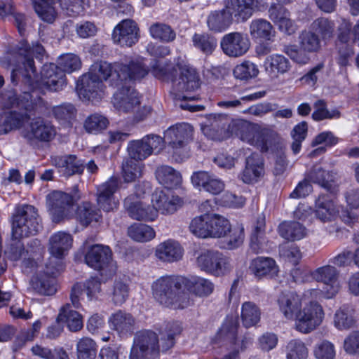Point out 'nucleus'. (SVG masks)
<instances>
[{"label": "nucleus", "instance_id": "52", "mask_svg": "<svg viewBox=\"0 0 359 359\" xmlns=\"http://www.w3.org/2000/svg\"><path fill=\"white\" fill-rule=\"evenodd\" d=\"M192 41L194 46L205 55L211 54L217 45V39L208 34H195Z\"/></svg>", "mask_w": 359, "mask_h": 359}, {"label": "nucleus", "instance_id": "58", "mask_svg": "<svg viewBox=\"0 0 359 359\" xmlns=\"http://www.w3.org/2000/svg\"><path fill=\"white\" fill-rule=\"evenodd\" d=\"M151 72L156 78L174 82L177 69L170 64H163L155 60L151 66Z\"/></svg>", "mask_w": 359, "mask_h": 359}, {"label": "nucleus", "instance_id": "3", "mask_svg": "<svg viewBox=\"0 0 359 359\" xmlns=\"http://www.w3.org/2000/svg\"><path fill=\"white\" fill-rule=\"evenodd\" d=\"M264 7L262 0H226L225 8L210 13L207 24L210 30L220 32L230 26L233 15L238 22H245Z\"/></svg>", "mask_w": 359, "mask_h": 359}, {"label": "nucleus", "instance_id": "50", "mask_svg": "<svg viewBox=\"0 0 359 359\" xmlns=\"http://www.w3.org/2000/svg\"><path fill=\"white\" fill-rule=\"evenodd\" d=\"M210 237L222 238L230 230V222L224 217L217 214L210 215Z\"/></svg>", "mask_w": 359, "mask_h": 359}, {"label": "nucleus", "instance_id": "27", "mask_svg": "<svg viewBox=\"0 0 359 359\" xmlns=\"http://www.w3.org/2000/svg\"><path fill=\"white\" fill-rule=\"evenodd\" d=\"M86 292L88 298L92 300L97 298V294L101 292V282L99 278H91L83 284L76 283L74 285L70 293V300L74 308L81 307L80 298Z\"/></svg>", "mask_w": 359, "mask_h": 359}, {"label": "nucleus", "instance_id": "17", "mask_svg": "<svg viewBox=\"0 0 359 359\" xmlns=\"http://www.w3.org/2000/svg\"><path fill=\"white\" fill-rule=\"evenodd\" d=\"M112 252L108 246L96 244L90 247L85 256L86 263L97 271L107 270L114 272L115 266L112 261Z\"/></svg>", "mask_w": 359, "mask_h": 359}, {"label": "nucleus", "instance_id": "2", "mask_svg": "<svg viewBox=\"0 0 359 359\" xmlns=\"http://www.w3.org/2000/svg\"><path fill=\"white\" fill-rule=\"evenodd\" d=\"M182 331L178 322L168 323L161 332L158 341L155 332L144 330L138 332L130 350V359H155L159 353L166 352L175 345V337Z\"/></svg>", "mask_w": 359, "mask_h": 359}, {"label": "nucleus", "instance_id": "18", "mask_svg": "<svg viewBox=\"0 0 359 359\" xmlns=\"http://www.w3.org/2000/svg\"><path fill=\"white\" fill-rule=\"evenodd\" d=\"M313 278L323 284L320 291L326 299L334 297L339 290V271L330 265L318 268L313 273Z\"/></svg>", "mask_w": 359, "mask_h": 359}, {"label": "nucleus", "instance_id": "1", "mask_svg": "<svg viewBox=\"0 0 359 359\" xmlns=\"http://www.w3.org/2000/svg\"><path fill=\"white\" fill-rule=\"evenodd\" d=\"M29 92H24L18 95L9 93L6 97L8 100L6 107L19 109L0 114V135H5L12 130L20 128L31 116L43 114L48 109V103L41 97Z\"/></svg>", "mask_w": 359, "mask_h": 359}, {"label": "nucleus", "instance_id": "14", "mask_svg": "<svg viewBox=\"0 0 359 359\" xmlns=\"http://www.w3.org/2000/svg\"><path fill=\"white\" fill-rule=\"evenodd\" d=\"M196 262L201 270L215 276L223 275L231 269L229 258L217 250H202L197 257Z\"/></svg>", "mask_w": 359, "mask_h": 359}, {"label": "nucleus", "instance_id": "60", "mask_svg": "<svg viewBox=\"0 0 359 359\" xmlns=\"http://www.w3.org/2000/svg\"><path fill=\"white\" fill-rule=\"evenodd\" d=\"M55 118L63 123H70L76 115V109L71 103H62L53 108Z\"/></svg>", "mask_w": 359, "mask_h": 359}, {"label": "nucleus", "instance_id": "23", "mask_svg": "<svg viewBox=\"0 0 359 359\" xmlns=\"http://www.w3.org/2000/svg\"><path fill=\"white\" fill-rule=\"evenodd\" d=\"M139 28L131 19L121 21L114 29L112 39L114 43L121 46L130 47L139 39Z\"/></svg>", "mask_w": 359, "mask_h": 359}, {"label": "nucleus", "instance_id": "54", "mask_svg": "<svg viewBox=\"0 0 359 359\" xmlns=\"http://www.w3.org/2000/svg\"><path fill=\"white\" fill-rule=\"evenodd\" d=\"M210 215L196 217L193 219L189 225V229L193 234L200 238L210 237Z\"/></svg>", "mask_w": 359, "mask_h": 359}, {"label": "nucleus", "instance_id": "26", "mask_svg": "<svg viewBox=\"0 0 359 359\" xmlns=\"http://www.w3.org/2000/svg\"><path fill=\"white\" fill-rule=\"evenodd\" d=\"M52 161L60 175L65 177L81 175L85 168L84 161L74 154L55 156Z\"/></svg>", "mask_w": 359, "mask_h": 359}, {"label": "nucleus", "instance_id": "8", "mask_svg": "<svg viewBox=\"0 0 359 359\" xmlns=\"http://www.w3.org/2000/svg\"><path fill=\"white\" fill-rule=\"evenodd\" d=\"M114 94L113 104L121 112L134 113L136 121L143 120L151 111V107L144 106L140 108L138 93L130 86L121 85Z\"/></svg>", "mask_w": 359, "mask_h": 359}, {"label": "nucleus", "instance_id": "42", "mask_svg": "<svg viewBox=\"0 0 359 359\" xmlns=\"http://www.w3.org/2000/svg\"><path fill=\"white\" fill-rule=\"evenodd\" d=\"M76 218L85 226L95 222H98L102 218L100 210L90 202H83L76 210Z\"/></svg>", "mask_w": 359, "mask_h": 359}, {"label": "nucleus", "instance_id": "43", "mask_svg": "<svg viewBox=\"0 0 359 359\" xmlns=\"http://www.w3.org/2000/svg\"><path fill=\"white\" fill-rule=\"evenodd\" d=\"M336 212L335 205L332 196L321 194L316 201V215L322 222L331 220Z\"/></svg>", "mask_w": 359, "mask_h": 359}, {"label": "nucleus", "instance_id": "29", "mask_svg": "<svg viewBox=\"0 0 359 359\" xmlns=\"http://www.w3.org/2000/svg\"><path fill=\"white\" fill-rule=\"evenodd\" d=\"M191 182L195 187H202L205 191L213 195L219 194L225 188V184L221 179L205 171L194 172Z\"/></svg>", "mask_w": 359, "mask_h": 359}, {"label": "nucleus", "instance_id": "45", "mask_svg": "<svg viewBox=\"0 0 359 359\" xmlns=\"http://www.w3.org/2000/svg\"><path fill=\"white\" fill-rule=\"evenodd\" d=\"M309 182L319 184L326 190L332 188L334 175L332 172L326 171L319 165H315L306 176Z\"/></svg>", "mask_w": 359, "mask_h": 359}, {"label": "nucleus", "instance_id": "64", "mask_svg": "<svg viewBox=\"0 0 359 359\" xmlns=\"http://www.w3.org/2000/svg\"><path fill=\"white\" fill-rule=\"evenodd\" d=\"M287 359H306L308 357V348L300 340L290 341L286 347Z\"/></svg>", "mask_w": 359, "mask_h": 359}, {"label": "nucleus", "instance_id": "13", "mask_svg": "<svg viewBox=\"0 0 359 359\" xmlns=\"http://www.w3.org/2000/svg\"><path fill=\"white\" fill-rule=\"evenodd\" d=\"M47 205L55 223H60L65 219H69L73 215L72 196L60 191H54L46 197Z\"/></svg>", "mask_w": 359, "mask_h": 359}, {"label": "nucleus", "instance_id": "61", "mask_svg": "<svg viewBox=\"0 0 359 359\" xmlns=\"http://www.w3.org/2000/svg\"><path fill=\"white\" fill-rule=\"evenodd\" d=\"M137 160L128 156L122 163V174L126 182H131L140 176V169Z\"/></svg>", "mask_w": 359, "mask_h": 359}, {"label": "nucleus", "instance_id": "35", "mask_svg": "<svg viewBox=\"0 0 359 359\" xmlns=\"http://www.w3.org/2000/svg\"><path fill=\"white\" fill-rule=\"evenodd\" d=\"M74 306L71 303H67L59 312L57 320L59 323L66 324L72 332H77L83 326L82 316L76 311L72 309Z\"/></svg>", "mask_w": 359, "mask_h": 359}, {"label": "nucleus", "instance_id": "59", "mask_svg": "<svg viewBox=\"0 0 359 359\" xmlns=\"http://www.w3.org/2000/svg\"><path fill=\"white\" fill-rule=\"evenodd\" d=\"M310 28L313 32L319 34L322 39L326 40L332 36L334 25L327 18H319L311 23Z\"/></svg>", "mask_w": 359, "mask_h": 359}, {"label": "nucleus", "instance_id": "63", "mask_svg": "<svg viewBox=\"0 0 359 359\" xmlns=\"http://www.w3.org/2000/svg\"><path fill=\"white\" fill-rule=\"evenodd\" d=\"M57 65L62 69L65 73H71L81 68V62L76 55L67 53L61 55L58 58Z\"/></svg>", "mask_w": 359, "mask_h": 359}, {"label": "nucleus", "instance_id": "4", "mask_svg": "<svg viewBox=\"0 0 359 359\" xmlns=\"http://www.w3.org/2000/svg\"><path fill=\"white\" fill-rule=\"evenodd\" d=\"M45 50L41 44L32 45L22 40L12 50L13 61L15 67L13 69L11 78L13 83H16L21 76L23 81L32 89L37 86L36 70L33 57L39 58L42 57Z\"/></svg>", "mask_w": 359, "mask_h": 359}, {"label": "nucleus", "instance_id": "40", "mask_svg": "<svg viewBox=\"0 0 359 359\" xmlns=\"http://www.w3.org/2000/svg\"><path fill=\"white\" fill-rule=\"evenodd\" d=\"M184 292L187 294L189 295L192 292L198 297H207L213 292L214 285L209 280L199 277H184Z\"/></svg>", "mask_w": 359, "mask_h": 359}, {"label": "nucleus", "instance_id": "16", "mask_svg": "<svg viewBox=\"0 0 359 359\" xmlns=\"http://www.w3.org/2000/svg\"><path fill=\"white\" fill-rule=\"evenodd\" d=\"M49 243V252L51 257L48 262L50 263V265L54 264L53 266L54 270L51 269L49 271L52 273H55L57 271L63 270L62 258L65 252L72 246V238L69 233L59 231L50 238Z\"/></svg>", "mask_w": 359, "mask_h": 359}, {"label": "nucleus", "instance_id": "10", "mask_svg": "<svg viewBox=\"0 0 359 359\" xmlns=\"http://www.w3.org/2000/svg\"><path fill=\"white\" fill-rule=\"evenodd\" d=\"M55 135L56 130L52 123L41 117L33 118L20 130V135L26 143L34 147L50 142Z\"/></svg>", "mask_w": 359, "mask_h": 359}, {"label": "nucleus", "instance_id": "49", "mask_svg": "<svg viewBox=\"0 0 359 359\" xmlns=\"http://www.w3.org/2000/svg\"><path fill=\"white\" fill-rule=\"evenodd\" d=\"M128 234L132 239L138 242H147L155 237L154 230L151 226L141 223L132 224L128 229Z\"/></svg>", "mask_w": 359, "mask_h": 359}, {"label": "nucleus", "instance_id": "38", "mask_svg": "<svg viewBox=\"0 0 359 359\" xmlns=\"http://www.w3.org/2000/svg\"><path fill=\"white\" fill-rule=\"evenodd\" d=\"M278 233L282 238L288 241H296L305 238L308 234V230L299 222H283L278 226Z\"/></svg>", "mask_w": 359, "mask_h": 359}, {"label": "nucleus", "instance_id": "53", "mask_svg": "<svg viewBox=\"0 0 359 359\" xmlns=\"http://www.w3.org/2000/svg\"><path fill=\"white\" fill-rule=\"evenodd\" d=\"M302 50L306 53L317 52L320 48V41L318 34L311 30L303 31L299 36Z\"/></svg>", "mask_w": 359, "mask_h": 359}, {"label": "nucleus", "instance_id": "44", "mask_svg": "<svg viewBox=\"0 0 359 359\" xmlns=\"http://www.w3.org/2000/svg\"><path fill=\"white\" fill-rule=\"evenodd\" d=\"M264 67L269 74L277 76L278 74H284L290 69V62L283 55L273 54L266 58Z\"/></svg>", "mask_w": 359, "mask_h": 359}, {"label": "nucleus", "instance_id": "7", "mask_svg": "<svg viewBox=\"0 0 359 359\" xmlns=\"http://www.w3.org/2000/svg\"><path fill=\"white\" fill-rule=\"evenodd\" d=\"M41 228L37 210L30 205L15 208L12 219V236L15 240L34 235Z\"/></svg>", "mask_w": 359, "mask_h": 359}, {"label": "nucleus", "instance_id": "5", "mask_svg": "<svg viewBox=\"0 0 359 359\" xmlns=\"http://www.w3.org/2000/svg\"><path fill=\"white\" fill-rule=\"evenodd\" d=\"M184 277L163 276L151 285L154 298L160 304L174 309H183L191 304L189 294L184 292Z\"/></svg>", "mask_w": 359, "mask_h": 359}, {"label": "nucleus", "instance_id": "47", "mask_svg": "<svg viewBox=\"0 0 359 359\" xmlns=\"http://www.w3.org/2000/svg\"><path fill=\"white\" fill-rule=\"evenodd\" d=\"M250 32L253 38L271 41L275 36L271 24L264 19L253 20L250 25Z\"/></svg>", "mask_w": 359, "mask_h": 359}, {"label": "nucleus", "instance_id": "33", "mask_svg": "<svg viewBox=\"0 0 359 359\" xmlns=\"http://www.w3.org/2000/svg\"><path fill=\"white\" fill-rule=\"evenodd\" d=\"M124 205L129 216L136 220L154 221L157 217V210L154 205H147L142 202H132L126 198Z\"/></svg>", "mask_w": 359, "mask_h": 359}, {"label": "nucleus", "instance_id": "55", "mask_svg": "<svg viewBox=\"0 0 359 359\" xmlns=\"http://www.w3.org/2000/svg\"><path fill=\"white\" fill-rule=\"evenodd\" d=\"M334 325L339 330H347L353 326L355 320L353 309L346 305L342 306L334 315Z\"/></svg>", "mask_w": 359, "mask_h": 359}, {"label": "nucleus", "instance_id": "39", "mask_svg": "<svg viewBox=\"0 0 359 359\" xmlns=\"http://www.w3.org/2000/svg\"><path fill=\"white\" fill-rule=\"evenodd\" d=\"M241 139L257 147L262 152L269 149L271 140L268 134L255 132L252 128L248 126H243L241 128Z\"/></svg>", "mask_w": 359, "mask_h": 359}, {"label": "nucleus", "instance_id": "12", "mask_svg": "<svg viewBox=\"0 0 359 359\" xmlns=\"http://www.w3.org/2000/svg\"><path fill=\"white\" fill-rule=\"evenodd\" d=\"M163 148V138L159 135L150 134L141 140L130 141L127 150L129 156L137 161H142L152 154H158Z\"/></svg>", "mask_w": 359, "mask_h": 359}, {"label": "nucleus", "instance_id": "57", "mask_svg": "<svg viewBox=\"0 0 359 359\" xmlns=\"http://www.w3.org/2000/svg\"><path fill=\"white\" fill-rule=\"evenodd\" d=\"M76 350L78 359H95L97 355L96 343L89 337L79 339Z\"/></svg>", "mask_w": 359, "mask_h": 359}, {"label": "nucleus", "instance_id": "9", "mask_svg": "<svg viewBox=\"0 0 359 359\" xmlns=\"http://www.w3.org/2000/svg\"><path fill=\"white\" fill-rule=\"evenodd\" d=\"M193 135L192 126L186 123L170 126L164 133L163 140L172 149V153L176 161H182L187 157L188 142Z\"/></svg>", "mask_w": 359, "mask_h": 359}, {"label": "nucleus", "instance_id": "21", "mask_svg": "<svg viewBox=\"0 0 359 359\" xmlns=\"http://www.w3.org/2000/svg\"><path fill=\"white\" fill-rule=\"evenodd\" d=\"M220 46L225 55L238 57L248 52L250 41L246 34L235 32L225 34L222 38Z\"/></svg>", "mask_w": 359, "mask_h": 359}, {"label": "nucleus", "instance_id": "30", "mask_svg": "<svg viewBox=\"0 0 359 359\" xmlns=\"http://www.w3.org/2000/svg\"><path fill=\"white\" fill-rule=\"evenodd\" d=\"M280 311L287 319H296L302 307V299L294 292H282L278 298Z\"/></svg>", "mask_w": 359, "mask_h": 359}, {"label": "nucleus", "instance_id": "28", "mask_svg": "<svg viewBox=\"0 0 359 359\" xmlns=\"http://www.w3.org/2000/svg\"><path fill=\"white\" fill-rule=\"evenodd\" d=\"M151 201L157 213L160 212L163 215L174 213L182 204L181 198L169 191H156L152 195Z\"/></svg>", "mask_w": 359, "mask_h": 359}, {"label": "nucleus", "instance_id": "19", "mask_svg": "<svg viewBox=\"0 0 359 359\" xmlns=\"http://www.w3.org/2000/svg\"><path fill=\"white\" fill-rule=\"evenodd\" d=\"M238 325L236 319L233 318H226L219 329L217 337L221 340H226L232 344V350L238 349L244 351L253 343V337L249 334H245L241 341L237 340V332Z\"/></svg>", "mask_w": 359, "mask_h": 359}, {"label": "nucleus", "instance_id": "31", "mask_svg": "<svg viewBox=\"0 0 359 359\" xmlns=\"http://www.w3.org/2000/svg\"><path fill=\"white\" fill-rule=\"evenodd\" d=\"M155 255L163 262L172 263L182 258L183 249L178 242L169 239L156 246Z\"/></svg>", "mask_w": 359, "mask_h": 359}, {"label": "nucleus", "instance_id": "62", "mask_svg": "<svg viewBox=\"0 0 359 359\" xmlns=\"http://www.w3.org/2000/svg\"><path fill=\"white\" fill-rule=\"evenodd\" d=\"M313 107L314 111L311 116L316 121L339 117V111L337 110H332L330 111L327 108L326 102L323 100H317L314 103Z\"/></svg>", "mask_w": 359, "mask_h": 359}, {"label": "nucleus", "instance_id": "15", "mask_svg": "<svg viewBox=\"0 0 359 359\" xmlns=\"http://www.w3.org/2000/svg\"><path fill=\"white\" fill-rule=\"evenodd\" d=\"M324 311L320 304L310 302L296 318V328L302 333H309L315 330L323 322Z\"/></svg>", "mask_w": 359, "mask_h": 359}, {"label": "nucleus", "instance_id": "56", "mask_svg": "<svg viewBox=\"0 0 359 359\" xmlns=\"http://www.w3.org/2000/svg\"><path fill=\"white\" fill-rule=\"evenodd\" d=\"M149 32L154 39L163 42L172 41L176 37L175 32L170 26L164 23L156 22L153 24L149 27Z\"/></svg>", "mask_w": 359, "mask_h": 359}, {"label": "nucleus", "instance_id": "24", "mask_svg": "<svg viewBox=\"0 0 359 359\" xmlns=\"http://www.w3.org/2000/svg\"><path fill=\"white\" fill-rule=\"evenodd\" d=\"M39 85L53 92L62 90L67 85L65 73L57 65L45 64L41 72Z\"/></svg>", "mask_w": 359, "mask_h": 359}, {"label": "nucleus", "instance_id": "6", "mask_svg": "<svg viewBox=\"0 0 359 359\" xmlns=\"http://www.w3.org/2000/svg\"><path fill=\"white\" fill-rule=\"evenodd\" d=\"M110 68V63L107 62L92 65L89 72L83 75L77 83L79 95L92 102L101 100L104 94L103 81L114 87Z\"/></svg>", "mask_w": 359, "mask_h": 359}, {"label": "nucleus", "instance_id": "11", "mask_svg": "<svg viewBox=\"0 0 359 359\" xmlns=\"http://www.w3.org/2000/svg\"><path fill=\"white\" fill-rule=\"evenodd\" d=\"M110 67L111 79L114 87L130 86V83L143 79L149 72L143 61L139 59L130 61L128 65L110 64Z\"/></svg>", "mask_w": 359, "mask_h": 359}, {"label": "nucleus", "instance_id": "48", "mask_svg": "<svg viewBox=\"0 0 359 359\" xmlns=\"http://www.w3.org/2000/svg\"><path fill=\"white\" fill-rule=\"evenodd\" d=\"M261 311L253 302H245L242 305L241 320L244 327L255 326L260 320Z\"/></svg>", "mask_w": 359, "mask_h": 359}, {"label": "nucleus", "instance_id": "51", "mask_svg": "<svg viewBox=\"0 0 359 359\" xmlns=\"http://www.w3.org/2000/svg\"><path fill=\"white\" fill-rule=\"evenodd\" d=\"M222 248L232 250L238 248L244 240V228L242 226H237L231 228L228 233L222 236Z\"/></svg>", "mask_w": 359, "mask_h": 359}, {"label": "nucleus", "instance_id": "46", "mask_svg": "<svg viewBox=\"0 0 359 359\" xmlns=\"http://www.w3.org/2000/svg\"><path fill=\"white\" fill-rule=\"evenodd\" d=\"M59 1L60 0H34V8L43 21L52 23L57 15L54 5Z\"/></svg>", "mask_w": 359, "mask_h": 359}, {"label": "nucleus", "instance_id": "37", "mask_svg": "<svg viewBox=\"0 0 359 359\" xmlns=\"http://www.w3.org/2000/svg\"><path fill=\"white\" fill-rule=\"evenodd\" d=\"M200 87V79L196 71L191 67L183 68L174 89L179 92H192Z\"/></svg>", "mask_w": 359, "mask_h": 359}, {"label": "nucleus", "instance_id": "41", "mask_svg": "<svg viewBox=\"0 0 359 359\" xmlns=\"http://www.w3.org/2000/svg\"><path fill=\"white\" fill-rule=\"evenodd\" d=\"M156 177L158 182L164 185L168 189L176 188L182 182L181 174L168 165H162L157 168Z\"/></svg>", "mask_w": 359, "mask_h": 359}, {"label": "nucleus", "instance_id": "36", "mask_svg": "<svg viewBox=\"0 0 359 359\" xmlns=\"http://www.w3.org/2000/svg\"><path fill=\"white\" fill-rule=\"evenodd\" d=\"M109 323L113 328L122 336L132 334L135 330V319L130 313L122 311H118L113 314L109 318Z\"/></svg>", "mask_w": 359, "mask_h": 359}, {"label": "nucleus", "instance_id": "22", "mask_svg": "<svg viewBox=\"0 0 359 359\" xmlns=\"http://www.w3.org/2000/svg\"><path fill=\"white\" fill-rule=\"evenodd\" d=\"M121 180L118 176L111 177L107 182L97 187V202L104 211L109 212L116 208L114 194L119 189Z\"/></svg>", "mask_w": 359, "mask_h": 359}, {"label": "nucleus", "instance_id": "34", "mask_svg": "<svg viewBox=\"0 0 359 359\" xmlns=\"http://www.w3.org/2000/svg\"><path fill=\"white\" fill-rule=\"evenodd\" d=\"M250 271L257 278H273L278 272L275 260L270 257H258L252 260L249 266Z\"/></svg>", "mask_w": 359, "mask_h": 359}, {"label": "nucleus", "instance_id": "20", "mask_svg": "<svg viewBox=\"0 0 359 359\" xmlns=\"http://www.w3.org/2000/svg\"><path fill=\"white\" fill-rule=\"evenodd\" d=\"M231 118L224 114H210L201 123L205 135L214 140H221L229 129Z\"/></svg>", "mask_w": 359, "mask_h": 359}, {"label": "nucleus", "instance_id": "32", "mask_svg": "<svg viewBox=\"0 0 359 359\" xmlns=\"http://www.w3.org/2000/svg\"><path fill=\"white\" fill-rule=\"evenodd\" d=\"M264 173V161L258 153H252L246 158L245 168L241 174L243 182L250 184L257 181Z\"/></svg>", "mask_w": 359, "mask_h": 359}, {"label": "nucleus", "instance_id": "25", "mask_svg": "<svg viewBox=\"0 0 359 359\" xmlns=\"http://www.w3.org/2000/svg\"><path fill=\"white\" fill-rule=\"evenodd\" d=\"M49 262L46 264V271L41 274L33 276L30 280L32 288L38 294L42 295H53L57 292V284L55 277L60 272L52 273L48 271L53 269Z\"/></svg>", "mask_w": 359, "mask_h": 359}]
</instances>
